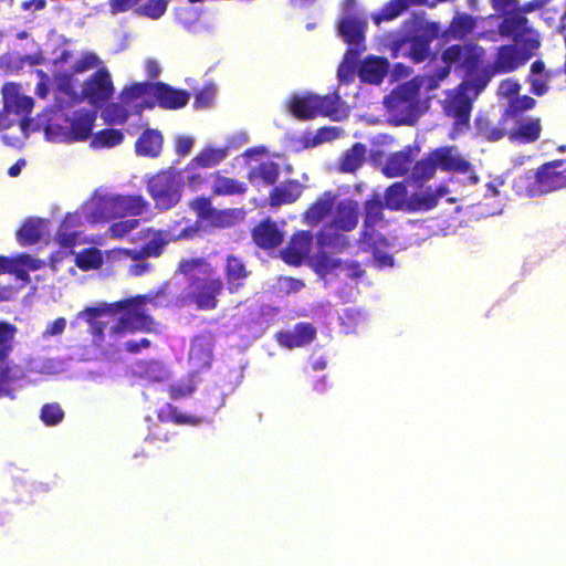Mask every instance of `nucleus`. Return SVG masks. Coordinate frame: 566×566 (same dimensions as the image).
Masks as SVG:
<instances>
[{
    "label": "nucleus",
    "mask_w": 566,
    "mask_h": 566,
    "mask_svg": "<svg viewBox=\"0 0 566 566\" xmlns=\"http://www.w3.org/2000/svg\"><path fill=\"white\" fill-rule=\"evenodd\" d=\"M25 377L22 366L15 363H6L0 366V397L11 392V385Z\"/></svg>",
    "instance_id": "43"
},
{
    "label": "nucleus",
    "mask_w": 566,
    "mask_h": 566,
    "mask_svg": "<svg viewBox=\"0 0 566 566\" xmlns=\"http://www.w3.org/2000/svg\"><path fill=\"white\" fill-rule=\"evenodd\" d=\"M366 19L357 15H346L338 23V34L348 44V49H357L359 53L366 51Z\"/></svg>",
    "instance_id": "17"
},
{
    "label": "nucleus",
    "mask_w": 566,
    "mask_h": 566,
    "mask_svg": "<svg viewBox=\"0 0 566 566\" xmlns=\"http://www.w3.org/2000/svg\"><path fill=\"white\" fill-rule=\"evenodd\" d=\"M123 103H111L104 111L103 116L108 124H124L128 117L129 112Z\"/></svg>",
    "instance_id": "56"
},
{
    "label": "nucleus",
    "mask_w": 566,
    "mask_h": 566,
    "mask_svg": "<svg viewBox=\"0 0 566 566\" xmlns=\"http://www.w3.org/2000/svg\"><path fill=\"white\" fill-rule=\"evenodd\" d=\"M196 390V382L192 376H188L182 378L171 385H169L166 389L169 398L172 400H181L189 398Z\"/></svg>",
    "instance_id": "53"
},
{
    "label": "nucleus",
    "mask_w": 566,
    "mask_h": 566,
    "mask_svg": "<svg viewBox=\"0 0 566 566\" xmlns=\"http://www.w3.org/2000/svg\"><path fill=\"white\" fill-rule=\"evenodd\" d=\"M413 163L412 154L409 149L395 151L388 156L382 167V174L388 178L405 176Z\"/></svg>",
    "instance_id": "35"
},
{
    "label": "nucleus",
    "mask_w": 566,
    "mask_h": 566,
    "mask_svg": "<svg viewBox=\"0 0 566 566\" xmlns=\"http://www.w3.org/2000/svg\"><path fill=\"white\" fill-rule=\"evenodd\" d=\"M154 82H142L134 83L127 87H125L120 92V102L127 106L134 104L143 96L147 95L151 97V87Z\"/></svg>",
    "instance_id": "49"
},
{
    "label": "nucleus",
    "mask_w": 566,
    "mask_h": 566,
    "mask_svg": "<svg viewBox=\"0 0 566 566\" xmlns=\"http://www.w3.org/2000/svg\"><path fill=\"white\" fill-rule=\"evenodd\" d=\"M163 144V134L157 129L147 128L137 138L135 151L142 157L156 158L161 153Z\"/></svg>",
    "instance_id": "30"
},
{
    "label": "nucleus",
    "mask_w": 566,
    "mask_h": 566,
    "mask_svg": "<svg viewBox=\"0 0 566 566\" xmlns=\"http://www.w3.org/2000/svg\"><path fill=\"white\" fill-rule=\"evenodd\" d=\"M44 266V262L28 253L15 256L0 255V275L13 274L23 282L30 281L29 271H38Z\"/></svg>",
    "instance_id": "15"
},
{
    "label": "nucleus",
    "mask_w": 566,
    "mask_h": 566,
    "mask_svg": "<svg viewBox=\"0 0 566 566\" xmlns=\"http://www.w3.org/2000/svg\"><path fill=\"white\" fill-rule=\"evenodd\" d=\"M312 245V232L306 230L297 231L281 251L282 259L290 265H300L310 254Z\"/></svg>",
    "instance_id": "21"
},
{
    "label": "nucleus",
    "mask_w": 566,
    "mask_h": 566,
    "mask_svg": "<svg viewBox=\"0 0 566 566\" xmlns=\"http://www.w3.org/2000/svg\"><path fill=\"white\" fill-rule=\"evenodd\" d=\"M67 127L69 116L63 112L62 107L53 106L38 114L31 130H43L46 139L50 142L66 143Z\"/></svg>",
    "instance_id": "11"
},
{
    "label": "nucleus",
    "mask_w": 566,
    "mask_h": 566,
    "mask_svg": "<svg viewBox=\"0 0 566 566\" xmlns=\"http://www.w3.org/2000/svg\"><path fill=\"white\" fill-rule=\"evenodd\" d=\"M151 98L164 109H179L189 102V93L186 90L176 88L164 82H154Z\"/></svg>",
    "instance_id": "18"
},
{
    "label": "nucleus",
    "mask_w": 566,
    "mask_h": 566,
    "mask_svg": "<svg viewBox=\"0 0 566 566\" xmlns=\"http://www.w3.org/2000/svg\"><path fill=\"white\" fill-rule=\"evenodd\" d=\"M190 209L196 211L197 216L201 219H214L216 223L220 227L230 224L229 219L232 216L231 210L218 211L212 208L209 197H197L189 203Z\"/></svg>",
    "instance_id": "32"
},
{
    "label": "nucleus",
    "mask_w": 566,
    "mask_h": 566,
    "mask_svg": "<svg viewBox=\"0 0 566 566\" xmlns=\"http://www.w3.org/2000/svg\"><path fill=\"white\" fill-rule=\"evenodd\" d=\"M542 133V125L539 118H528L527 120H520L517 127L505 130L497 128V139L506 135L511 142L521 144H531L539 139Z\"/></svg>",
    "instance_id": "25"
},
{
    "label": "nucleus",
    "mask_w": 566,
    "mask_h": 566,
    "mask_svg": "<svg viewBox=\"0 0 566 566\" xmlns=\"http://www.w3.org/2000/svg\"><path fill=\"white\" fill-rule=\"evenodd\" d=\"M187 174L186 184L189 189L197 191L205 187L211 177V172H207L199 166H192V161H189L185 168Z\"/></svg>",
    "instance_id": "52"
},
{
    "label": "nucleus",
    "mask_w": 566,
    "mask_h": 566,
    "mask_svg": "<svg viewBox=\"0 0 566 566\" xmlns=\"http://www.w3.org/2000/svg\"><path fill=\"white\" fill-rule=\"evenodd\" d=\"M149 207L142 195H111L98 198L90 217L93 222H107L126 216L137 217Z\"/></svg>",
    "instance_id": "8"
},
{
    "label": "nucleus",
    "mask_w": 566,
    "mask_h": 566,
    "mask_svg": "<svg viewBox=\"0 0 566 566\" xmlns=\"http://www.w3.org/2000/svg\"><path fill=\"white\" fill-rule=\"evenodd\" d=\"M185 180L176 168L161 169L147 181V190L158 210H168L177 206L182 197Z\"/></svg>",
    "instance_id": "9"
},
{
    "label": "nucleus",
    "mask_w": 566,
    "mask_h": 566,
    "mask_svg": "<svg viewBox=\"0 0 566 566\" xmlns=\"http://www.w3.org/2000/svg\"><path fill=\"white\" fill-rule=\"evenodd\" d=\"M157 418L160 422H172L178 426H197L201 422L200 417L181 413L176 406L169 402L157 411Z\"/></svg>",
    "instance_id": "39"
},
{
    "label": "nucleus",
    "mask_w": 566,
    "mask_h": 566,
    "mask_svg": "<svg viewBox=\"0 0 566 566\" xmlns=\"http://www.w3.org/2000/svg\"><path fill=\"white\" fill-rule=\"evenodd\" d=\"M521 84L515 78L503 80L497 87L501 97L507 99V106L502 113L501 122L505 123L510 118L520 117L524 112L532 109L536 101L528 96H518Z\"/></svg>",
    "instance_id": "10"
},
{
    "label": "nucleus",
    "mask_w": 566,
    "mask_h": 566,
    "mask_svg": "<svg viewBox=\"0 0 566 566\" xmlns=\"http://www.w3.org/2000/svg\"><path fill=\"white\" fill-rule=\"evenodd\" d=\"M15 334V325L4 321L0 322V366L6 363H12L8 358L13 352Z\"/></svg>",
    "instance_id": "44"
},
{
    "label": "nucleus",
    "mask_w": 566,
    "mask_h": 566,
    "mask_svg": "<svg viewBox=\"0 0 566 566\" xmlns=\"http://www.w3.org/2000/svg\"><path fill=\"white\" fill-rule=\"evenodd\" d=\"M139 226L138 219H126L113 222L108 228L112 238L122 239Z\"/></svg>",
    "instance_id": "61"
},
{
    "label": "nucleus",
    "mask_w": 566,
    "mask_h": 566,
    "mask_svg": "<svg viewBox=\"0 0 566 566\" xmlns=\"http://www.w3.org/2000/svg\"><path fill=\"white\" fill-rule=\"evenodd\" d=\"M389 63L385 57L367 56L358 67V76L363 83L380 84L388 72Z\"/></svg>",
    "instance_id": "27"
},
{
    "label": "nucleus",
    "mask_w": 566,
    "mask_h": 566,
    "mask_svg": "<svg viewBox=\"0 0 566 566\" xmlns=\"http://www.w3.org/2000/svg\"><path fill=\"white\" fill-rule=\"evenodd\" d=\"M287 109L298 120H311L316 117H329L333 120H338L346 113L336 91L326 95L294 94L289 101Z\"/></svg>",
    "instance_id": "6"
},
{
    "label": "nucleus",
    "mask_w": 566,
    "mask_h": 566,
    "mask_svg": "<svg viewBox=\"0 0 566 566\" xmlns=\"http://www.w3.org/2000/svg\"><path fill=\"white\" fill-rule=\"evenodd\" d=\"M112 312L109 308V304H104L102 306H88L85 307L80 316L90 325V333L94 338V342L97 344H102L105 339V328L106 323L98 321L103 314Z\"/></svg>",
    "instance_id": "33"
},
{
    "label": "nucleus",
    "mask_w": 566,
    "mask_h": 566,
    "mask_svg": "<svg viewBox=\"0 0 566 566\" xmlns=\"http://www.w3.org/2000/svg\"><path fill=\"white\" fill-rule=\"evenodd\" d=\"M407 195L408 190L405 182H395L386 189L382 203L389 210H400L407 202Z\"/></svg>",
    "instance_id": "45"
},
{
    "label": "nucleus",
    "mask_w": 566,
    "mask_h": 566,
    "mask_svg": "<svg viewBox=\"0 0 566 566\" xmlns=\"http://www.w3.org/2000/svg\"><path fill=\"white\" fill-rule=\"evenodd\" d=\"M303 185L297 180H287L280 186L273 187L269 195L271 207H280L295 202L303 192Z\"/></svg>",
    "instance_id": "29"
},
{
    "label": "nucleus",
    "mask_w": 566,
    "mask_h": 566,
    "mask_svg": "<svg viewBox=\"0 0 566 566\" xmlns=\"http://www.w3.org/2000/svg\"><path fill=\"white\" fill-rule=\"evenodd\" d=\"M280 176L279 164L266 160L260 163L258 166L251 168L248 172V179L252 185L270 186L274 185Z\"/></svg>",
    "instance_id": "36"
},
{
    "label": "nucleus",
    "mask_w": 566,
    "mask_h": 566,
    "mask_svg": "<svg viewBox=\"0 0 566 566\" xmlns=\"http://www.w3.org/2000/svg\"><path fill=\"white\" fill-rule=\"evenodd\" d=\"M340 325L346 334L355 333L364 323V317L358 308L350 307L343 311L339 316Z\"/></svg>",
    "instance_id": "55"
},
{
    "label": "nucleus",
    "mask_w": 566,
    "mask_h": 566,
    "mask_svg": "<svg viewBox=\"0 0 566 566\" xmlns=\"http://www.w3.org/2000/svg\"><path fill=\"white\" fill-rule=\"evenodd\" d=\"M143 238L147 239V241L138 249L140 260L160 256L168 244L167 233L163 230L148 228L145 230Z\"/></svg>",
    "instance_id": "34"
},
{
    "label": "nucleus",
    "mask_w": 566,
    "mask_h": 566,
    "mask_svg": "<svg viewBox=\"0 0 566 566\" xmlns=\"http://www.w3.org/2000/svg\"><path fill=\"white\" fill-rule=\"evenodd\" d=\"M55 241L61 248L72 249L78 241V232L71 230L64 222L55 234Z\"/></svg>",
    "instance_id": "62"
},
{
    "label": "nucleus",
    "mask_w": 566,
    "mask_h": 566,
    "mask_svg": "<svg viewBox=\"0 0 566 566\" xmlns=\"http://www.w3.org/2000/svg\"><path fill=\"white\" fill-rule=\"evenodd\" d=\"M518 193L537 197L566 188V160L556 159L542 164L534 174L521 175L514 184Z\"/></svg>",
    "instance_id": "5"
},
{
    "label": "nucleus",
    "mask_w": 566,
    "mask_h": 566,
    "mask_svg": "<svg viewBox=\"0 0 566 566\" xmlns=\"http://www.w3.org/2000/svg\"><path fill=\"white\" fill-rule=\"evenodd\" d=\"M497 34L523 43L530 49H537L539 42L520 0H497Z\"/></svg>",
    "instance_id": "4"
},
{
    "label": "nucleus",
    "mask_w": 566,
    "mask_h": 566,
    "mask_svg": "<svg viewBox=\"0 0 566 566\" xmlns=\"http://www.w3.org/2000/svg\"><path fill=\"white\" fill-rule=\"evenodd\" d=\"M177 270L188 279L187 297L198 310H216L224 291L222 277L205 258H186Z\"/></svg>",
    "instance_id": "1"
},
{
    "label": "nucleus",
    "mask_w": 566,
    "mask_h": 566,
    "mask_svg": "<svg viewBox=\"0 0 566 566\" xmlns=\"http://www.w3.org/2000/svg\"><path fill=\"white\" fill-rule=\"evenodd\" d=\"M101 264L102 259L99 252L94 249H86L76 258V265L83 271L97 269Z\"/></svg>",
    "instance_id": "59"
},
{
    "label": "nucleus",
    "mask_w": 566,
    "mask_h": 566,
    "mask_svg": "<svg viewBox=\"0 0 566 566\" xmlns=\"http://www.w3.org/2000/svg\"><path fill=\"white\" fill-rule=\"evenodd\" d=\"M361 53L357 49H347L343 62L337 70L339 82L348 84L354 80L355 69Z\"/></svg>",
    "instance_id": "46"
},
{
    "label": "nucleus",
    "mask_w": 566,
    "mask_h": 566,
    "mask_svg": "<svg viewBox=\"0 0 566 566\" xmlns=\"http://www.w3.org/2000/svg\"><path fill=\"white\" fill-rule=\"evenodd\" d=\"M211 177L213 181L211 186V195L213 197L243 195L248 190V187L243 181L227 177L219 170L211 172Z\"/></svg>",
    "instance_id": "31"
},
{
    "label": "nucleus",
    "mask_w": 566,
    "mask_h": 566,
    "mask_svg": "<svg viewBox=\"0 0 566 566\" xmlns=\"http://www.w3.org/2000/svg\"><path fill=\"white\" fill-rule=\"evenodd\" d=\"M384 208H386V206L377 195L365 201V217L361 231L363 242H369L375 237L380 235L379 233H376L375 228L384 221Z\"/></svg>",
    "instance_id": "23"
},
{
    "label": "nucleus",
    "mask_w": 566,
    "mask_h": 566,
    "mask_svg": "<svg viewBox=\"0 0 566 566\" xmlns=\"http://www.w3.org/2000/svg\"><path fill=\"white\" fill-rule=\"evenodd\" d=\"M95 119V113L85 109L77 111L73 117H69L66 143L86 140L92 133Z\"/></svg>",
    "instance_id": "24"
},
{
    "label": "nucleus",
    "mask_w": 566,
    "mask_h": 566,
    "mask_svg": "<svg viewBox=\"0 0 566 566\" xmlns=\"http://www.w3.org/2000/svg\"><path fill=\"white\" fill-rule=\"evenodd\" d=\"M3 101H4V111L7 113H14L17 115H22L21 119V128L23 132L28 133L31 130V127L34 124V119H27V115H29L34 106V101L30 96L19 95L15 92V86L13 84H6L3 86Z\"/></svg>",
    "instance_id": "16"
},
{
    "label": "nucleus",
    "mask_w": 566,
    "mask_h": 566,
    "mask_svg": "<svg viewBox=\"0 0 566 566\" xmlns=\"http://www.w3.org/2000/svg\"><path fill=\"white\" fill-rule=\"evenodd\" d=\"M334 206V195L332 191H325L303 213V222L311 227L317 226L332 212Z\"/></svg>",
    "instance_id": "28"
},
{
    "label": "nucleus",
    "mask_w": 566,
    "mask_h": 566,
    "mask_svg": "<svg viewBox=\"0 0 566 566\" xmlns=\"http://www.w3.org/2000/svg\"><path fill=\"white\" fill-rule=\"evenodd\" d=\"M251 237L256 247L262 250H273L284 241V232L270 217L262 219L251 231Z\"/></svg>",
    "instance_id": "20"
},
{
    "label": "nucleus",
    "mask_w": 566,
    "mask_h": 566,
    "mask_svg": "<svg viewBox=\"0 0 566 566\" xmlns=\"http://www.w3.org/2000/svg\"><path fill=\"white\" fill-rule=\"evenodd\" d=\"M124 135L119 129L104 128L95 134L93 145L97 147H114L123 142Z\"/></svg>",
    "instance_id": "54"
},
{
    "label": "nucleus",
    "mask_w": 566,
    "mask_h": 566,
    "mask_svg": "<svg viewBox=\"0 0 566 566\" xmlns=\"http://www.w3.org/2000/svg\"><path fill=\"white\" fill-rule=\"evenodd\" d=\"M223 275L224 290L229 294H238L245 287L251 271L242 258L228 254L223 263Z\"/></svg>",
    "instance_id": "14"
},
{
    "label": "nucleus",
    "mask_w": 566,
    "mask_h": 566,
    "mask_svg": "<svg viewBox=\"0 0 566 566\" xmlns=\"http://www.w3.org/2000/svg\"><path fill=\"white\" fill-rule=\"evenodd\" d=\"M474 126L479 136L490 142L495 140V128L492 127V122L486 115L478 114Z\"/></svg>",
    "instance_id": "63"
},
{
    "label": "nucleus",
    "mask_w": 566,
    "mask_h": 566,
    "mask_svg": "<svg viewBox=\"0 0 566 566\" xmlns=\"http://www.w3.org/2000/svg\"><path fill=\"white\" fill-rule=\"evenodd\" d=\"M294 335L297 338L296 343L302 346L311 344L316 337V328L312 323H298L293 328Z\"/></svg>",
    "instance_id": "64"
},
{
    "label": "nucleus",
    "mask_w": 566,
    "mask_h": 566,
    "mask_svg": "<svg viewBox=\"0 0 566 566\" xmlns=\"http://www.w3.org/2000/svg\"><path fill=\"white\" fill-rule=\"evenodd\" d=\"M484 49L472 42L450 45L441 54L443 63L452 65L454 72L461 73L463 81L476 83L485 77L488 85L491 75L484 66Z\"/></svg>",
    "instance_id": "7"
},
{
    "label": "nucleus",
    "mask_w": 566,
    "mask_h": 566,
    "mask_svg": "<svg viewBox=\"0 0 566 566\" xmlns=\"http://www.w3.org/2000/svg\"><path fill=\"white\" fill-rule=\"evenodd\" d=\"M42 220L39 218L27 219L17 231V239L23 247L33 245L42 238Z\"/></svg>",
    "instance_id": "42"
},
{
    "label": "nucleus",
    "mask_w": 566,
    "mask_h": 566,
    "mask_svg": "<svg viewBox=\"0 0 566 566\" xmlns=\"http://www.w3.org/2000/svg\"><path fill=\"white\" fill-rule=\"evenodd\" d=\"M446 193L447 189L443 187H440L436 193H415L409 201V206L412 210L428 211L434 208L439 198Z\"/></svg>",
    "instance_id": "50"
},
{
    "label": "nucleus",
    "mask_w": 566,
    "mask_h": 566,
    "mask_svg": "<svg viewBox=\"0 0 566 566\" xmlns=\"http://www.w3.org/2000/svg\"><path fill=\"white\" fill-rule=\"evenodd\" d=\"M114 94V85L106 67H99L83 83L81 96L91 105L99 107Z\"/></svg>",
    "instance_id": "12"
},
{
    "label": "nucleus",
    "mask_w": 566,
    "mask_h": 566,
    "mask_svg": "<svg viewBox=\"0 0 566 566\" xmlns=\"http://www.w3.org/2000/svg\"><path fill=\"white\" fill-rule=\"evenodd\" d=\"M430 54L429 40L424 38H415L410 44L409 56L415 63L423 62Z\"/></svg>",
    "instance_id": "60"
},
{
    "label": "nucleus",
    "mask_w": 566,
    "mask_h": 566,
    "mask_svg": "<svg viewBox=\"0 0 566 566\" xmlns=\"http://www.w3.org/2000/svg\"><path fill=\"white\" fill-rule=\"evenodd\" d=\"M227 156V147L214 148L212 146H206L190 161H192V166L209 169L221 164Z\"/></svg>",
    "instance_id": "40"
},
{
    "label": "nucleus",
    "mask_w": 566,
    "mask_h": 566,
    "mask_svg": "<svg viewBox=\"0 0 566 566\" xmlns=\"http://www.w3.org/2000/svg\"><path fill=\"white\" fill-rule=\"evenodd\" d=\"M475 28V20L467 14L459 13L452 18L448 29L444 32L447 40H462Z\"/></svg>",
    "instance_id": "41"
},
{
    "label": "nucleus",
    "mask_w": 566,
    "mask_h": 566,
    "mask_svg": "<svg viewBox=\"0 0 566 566\" xmlns=\"http://www.w3.org/2000/svg\"><path fill=\"white\" fill-rule=\"evenodd\" d=\"M486 87L485 77L472 81H462L454 90L447 92L442 101L443 113L453 119L452 136L462 134L470 127L473 101Z\"/></svg>",
    "instance_id": "3"
},
{
    "label": "nucleus",
    "mask_w": 566,
    "mask_h": 566,
    "mask_svg": "<svg viewBox=\"0 0 566 566\" xmlns=\"http://www.w3.org/2000/svg\"><path fill=\"white\" fill-rule=\"evenodd\" d=\"M63 417L64 412L57 402L45 403L41 408L40 418L46 426H56Z\"/></svg>",
    "instance_id": "58"
},
{
    "label": "nucleus",
    "mask_w": 566,
    "mask_h": 566,
    "mask_svg": "<svg viewBox=\"0 0 566 566\" xmlns=\"http://www.w3.org/2000/svg\"><path fill=\"white\" fill-rule=\"evenodd\" d=\"M168 0H146L139 3L135 12L151 20H159L168 10Z\"/></svg>",
    "instance_id": "51"
},
{
    "label": "nucleus",
    "mask_w": 566,
    "mask_h": 566,
    "mask_svg": "<svg viewBox=\"0 0 566 566\" xmlns=\"http://www.w3.org/2000/svg\"><path fill=\"white\" fill-rule=\"evenodd\" d=\"M531 53L518 46V43L497 46V74L511 73L523 66Z\"/></svg>",
    "instance_id": "22"
},
{
    "label": "nucleus",
    "mask_w": 566,
    "mask_h": 566,
    "mask_svg": "<svg viewBox=\"0 0 566 566\" xmlns=\"http://www.w3.org/2000/svg\"><path fill=\"white\" fill-rule=\"evenodd\" d=\"M214 334L205 331L196 335L191 340L188 361L192 373L209 369L213 359Z\"/></svg>",
    "instance_id": "13"
},
{
    "label": "nucleus",
    "mask_w": 566,
    "mask_h": 566,
    "mask_svg": "<svg viewBox=\"0 0 566 566\" xmlns=\"http://www.w3.org/2000/svg\"><path fill=\"white\" fill-rule=\"evenodd\" d=\"M166 296V287L159 289L155 296L137 294L135 296L119 300L109 304L112 313L120 312L115 325L109 329L112 335L120 336L127 333L151 332L154 318L146 313L144 306L147 303H155V298Z\"/></svg>",
    "instance_id": "2"
},
{
    "label": "nucleus",
    "mask_w": 566,
    "mask_h": 566,
    "mask_svg": "<svg viewBox=\"0 0 566 566\" xmlns=\"http://www.w3.org/2000/svg\"><path fill=\"white\" fill-rule=\"evenodd\" d=\"M359 219L358 203L350 199L340 200L335 210L332 226L342 231H352Z\"/></svg>",
    "instance_id": "26"
},
{
    "label": "nucleus",
    "mask_w": 566,
    "mask_h": 566,
    "mask_svg": "<svg viewBox=\"0 0 566 566\" xmlns=\"http://www.w3.org/2000/svg\"><path fill=\"white\" fill-rule=\"evenodd\" d=\"M412 95H415L412 93ZM415 96H409L405 86L392 91L389 96V107L392 111H402L405 107H415Z\"/></svg>",
    "instance_id": "57"
},
{
    "label": "nucleus",
    "mask_w": 566,
    "mask_h": 566,
    "mask_svg": "<svg viewBox=\"0 0 566 566\" xmlns=\"http://www.w3.org/2000/svg\"><path fill=\"white\" fill-rule=\"evenodd\" d=\"M363 243L366 244V247H367L366 250L373 253L374 259L380 269L394 265L392 255L386 251H381L379 248V245H381V247L388 245L387 239L384 235H377L369 242H363Z\"/></svg>",
    "instance_id": "47"
},
{
    "label": "nucleus",
    "mask_w": 566,
    "mask_h": 566,
    "mask_svg": "<svg viewBox=\"0 0 566 566\" xmlns=\"http://www.w3.org/2000/svg\"><path fill=\"white\" fill-rule=\"evenodd\" d=\"M437 169V163L431 150L424 158L413 165L411 178L417 182L428 180L434 176Z\"/></svg>",
    "instance_id": "48"
},
{
    "label": "nucleus",
    "mask_w": 566,
    "mask_h": 566,
    "mask_svg": "<svg viewBox=\"0 0 566 566\" xmlns=\"http://www.w3.org/2000/svg\"><path fill=\"white\" fill-rule=\"evenodd\" d=\"M438 169L453 174H472V165L464 159L455 146H442L432 149Z\"/></svg>",
    "instance_id": "19"
},
{
    "label": "nucleus",
    "mask_w": 566,
    "mask_h": 566,
    "mask_svg": "<svg viewBox=\"0 0 566 566\" xmlns=\"http://www.w3.org/2000/svg\"><path fill=\"white\" fill-rule=\"evenodd\" d=\"M367 147L363 143H355L342 156L339 163V171L342 172H356L366 161Z\"/></svg>",
    "instance_id": "37"
},
{
    "label": "nucleus",
    "mask_w": 566,
    "mask_h": 566,
    "mask_svg": "<svg viewBox=\"0 0 566 566\" xmlns=\"http://www.w3.org/2000/svg\"><path fill=\"white\" fill-rule=\"evenodd\" d=\"M415 6H427L431 8V2L430 0H390L374 19L377 23L382 20L389 21L399 17L409 7Z\"/></svg>",
    "instance_id": "38"
}]
</instances>
